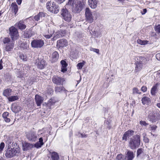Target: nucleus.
I'll return each instance as SVG.
<instances>
[{
  "label": "nucleus",
  "mask_w": 160,
  "mask_h": 160,
  "mask_svg": "<svg viewBox=\"0 0 160 160\" xmlns=\"http://www.w3.org/2000/svg\"><path fill=\"white\" fill-rule=\"evenodd\" d=\"M8 145L7 146L8 147L6 151L5 154V156L8 158H11L16 155V154L19 152V149L18 148L13 147L12 144L13 142L8 141L7 142Z\"/></svg>",
  "instance_id": "1"
},
{
  "label": "nucleus",
  "mask_w": 160,
  "mask_h": 160,
  "mask_svg": "<svg viewBox=\"0 0 160 160\" xmlns=\"http://www.w3.org/2000/svg\"><path fill=\"white\" fill-rule=\"evenodd\" d=\"M68 4L71 5L72 11L75 13H79L82 9V2L78 0H69Z\"/></svg>",
  "instance_id": "2"
},
{
  "label": "nucleus",
  "mask_w": 160,
  "mask_h": 160,
  "mask_svg": "<svg viewBox=\"0 0 160 160\" xmlns=\"http://www.w3.org/2000/svg\"><path fill=\"white\" fill-rule=\"evenodd\" d=\"M136 65L135 70L137 72L141 70L143 65L146 64L149 61L148 58L143 57H136L135 59Z\"/></svg>",
  "instance_id": "3"
},
{
  "label": "nucleus",
  "mask_w": 160,
  "mask_h": 160,
  "mask_svg": "<svg viewBox=\"0 0 160 160\" xmlns=\"http://www.w3.org/2000/svg\"><path fill=\"white\" fill-rule=\"evenodd\" d=\"M140 143V136L136 135L131 138L129 142V146L132 149L138 148Z\"/></svg>",
  "instance_id": "4"
},
{
  "label": "nucleus",
  "mask_w": 160,
  "mask_h": 160,
  "mask_svg": "<svg viewBox=\"0 0 160 160\" xmlns=\"http://www.w3.org/2000/svg\"><path fill=\"white\" fill-rule=\"evenodd\" d=\"M46 7L48 10L54 13H57L59 12V8L57 5L53 2H48L46 4Z\"/></svg>",
  "instance_id": "5"
},
{
  "label": "nucleus",
  "mask_w": 160,
  "mask_h": 160,
  "mask_svg": "<svg viewBox=\"0 0 160 160\" xmlns=\"http://www.w3.org/2000/svg\"><path fill=\"white\" fill-rule=\"evenodd\" d=\"M61 15L63 19L66 21L69 22L71 21L72 16L67 9H62L61 11Z\"/></svg>",
  "instance_id": "6"
},
{
  "label": "nucleus",
  "mask_w": 160,
  "mask_h": 160,
  "mask_svg": "<svg viewBox=\"0 0 160 160\" xmlns=\"http://www.w3.org/2000/svg\"><path fill=\"white\" fill-rule=\"evenodd\" d=\"M9 34L12 40L17 39L19 35L18 30L14 27L12 26L9 28Z\"/></svg>",
  "instance_id": "7"
},
{
  "label": "nucleus",
  "mask_w": 160,
  "mask_h": 160,
  "mask_svg": "<svg viewBox=\"0 0 160 160\" xmlns=\"http://www.w3.org/2000/svg\"><path fill=\"white\" fill-rule=\"evenodd\" d=\"M44 42L41 39H35L33 40L31 42V46L32 47L38 48L42 47L44 44Z\"/></svg>",
  "instance_id": "8"
},
{
  "label": "nucleus",
  "mask_w": 160,
  "mask_h": 160,
  "mask_svg": "<svg viewBox=\"0 0 160 160\" xmlns=\"http://www.w3.org/2000/svg\"><path fill=\"white\" fill-rule=\"evenodd\" d=\"M40 136L34 132L28 133L26 134V137L29 141L31 142H35Z\"/></svg>",
  "instance_id": "9"
},
{
  "label": "nucleus",
  "mask_w": 160,
  "mask_h": 160,
  "mask_svg": "<svg viewBox=\"0 0 160 160\" xmlns=\"http://www.w3.org/2000/svg\"><path fill=\"white\" fill-rule=\"evenodd\" d=\"M85 14L87 20L90 23L92 22L94 19L92 17V12L89 8H87L86 9Z\"/></svg>",
  "instance_id": "10"
},
{
  "label": "nucleus",
  "mask_w": 160,
  "mask_h": 160,
  "mask_svg": "<svg viewBox=\"0 0 160 160\" xmlns=\"http://www.w3.org/2000/svg\"><path fill=\"white\" fill-rule=\"evenodd\" d=\"M149 118L150 120L152 121V122H155L157 121L158 119L160 118V115L158 114L157 116L155 115V111L153 110H152V112H151L149 114Z\"/></svg>",
  "instance_id": "11"
},
{
  "label": "nucleus",
  "mask_w": 160,
  "mask_h": 160,
  "mask_svg": "<svg viewBox=\"0 0 160 160\" xmlns=\"http://www.w3.org/2000/svg\"><path fill=\"white\" fill-rule=\"evenodd\" d=\"M52 80L54 83L59 85L62 84L64 79L60 77L54 76L52 78Z\"/></svg>",
  "instance_id": "12"
},
{
  "label": "nucleus",
  "mask_w": 160,
  "mask_h": 160,
  "mask_svg": "<svg viewBox=\"0 0 160 160\" xmlns=\"http://www.w3.org/2000/svg\"><path fill=\"white\" fill-rule=\"evenodd\" d=\"M46 14L43 12H40L37 15L32 17V18H33L34 20L36 21L39 20L42 21V18H44L46 15Z\"/></svg>",
  "instance_id": "13"
},
{
  "label": "nucleus",
  "mask_w": 160,
  "mask_h": 160,
  "mask_svg": "<svg viewBox=\"0 0 160 160\" xmlns=\"http://www.w3.org/2000/svg\"><path fill=\"white\" fill-rule=\"evenodd\" d=\"M134 132L131 130H129L123 134L122 138V140L126 141L127 138L132 136L133 135Z\"/></svg>",
  "instance_id": "14"
},
{
  "label": "nucleus",
  "mask_w": 160,
  "mask_h": 160,
  "mask_svg": "<svg viewBox=\"0 0 160 160\" xmlns=\"http://www.w3.org/2000/svg\"><path fill=\"white\" fill-rule=\"evenodd\" d=\"M135 154L132 151L128 150L127 152L125 157V160H132Z\"/></svg>",
  "instance_id": "15"
},
{
  "label": "nucleus",
  "mask_w": 160,
  "mask_h": 160,
  "mask_svg": "<svg viewBox=\"0 0 160 160\" xmlns=\"http://www.w3.org/2000/svg\"><path fill=\"white\" fill-rule=\"evenodd\" d=\"M57 43L59 47H64L66 46L68 44L67 41L65 39H62L58 40Z\"/></svg>",
  "instance_id": "16"
},
{
  "label": "nucleus",
  "mask_w": 160,
  "mask_h": 160,
  "mask_svg": "<svg viewBox=\"0 0 160 160\" xmlns=\"http://www.w3.org/2000/svg\"><path fill=\"white\" fill-rule=\"evenodd\" d=\"M88 4L92 9H95L97 7L98 1L97 0H88Z\"/></svg>",
  "instance_id": "17"
},
{
  "label": "nucleus",
  "mask_w": 160,
  "mask_h": 160,
  "mask_svg": "<svg viewBox=\"0 0 160 160\" xmlns=\"http://www.w3.org/2000/svg\"><path fill=\"white\" fill-rule=\"evenodd\" d=\"M35 100L37 106H39L42 102L43 98L40 96L36 95L35 96Z\"/></svg>",
  "instance_id": "18"
},
{
  "label": "nucleus",
  "mask_w": 160,
  "mask_h": 160,
  "mask_svg": "<svg viewBox=\"0 0 160 160\" xmlns=\"http://www.w3.org/2000/svg\"><path fill=\"white\" fill-rule=\"evenodd\" d=\"M54 33V31L52 29H51L47 32H44L43 36L46 38L49 39L52 37Z\"/></svg>",
  "instance_id": "19"
},
{
  "label": "nucleus",
  "mask_w": 160,
  "mask_h": 160,
  "mask_svg": "<svg viewBox=\"0 0 160 160\" xmlns=\"http://www.w3.org/2000/svg\"><path fill=\"white\" fill-rule=\"evenodd\" d=\"M59 58V54L58 52L55 51L53 52L51 56V60L52 62H54L58 60Z\"/></svg>",
  "instance_id": "20"
},
{
  "label": "nucleus",
  "mask_w": 160,
  "mask_h": 160,
  "mask_svg": "<svg viewBox=\"0 0 160 160\" xmlns=\"http://www.w3.org/2000/svg\"><path fill=\"white\" fill-rule=\"evenodd\" d=\"M37 66L38 68L41 69H43L46 66V62L43 60H38V62Z\"/></svg>",
  "instance_id": "21"
},
{
  "label": "nucleus",
  "mask_w": 160,
  "mask_h": 160,
  "mask_svg": "<svg viewBox=\"0 0 160 160\" xmlns=\"http://www.w3.org/2000/svg\"><path fill=\"white\" fill-rule=\"evenodd\" d=\"M142 102L143 105H149L151 103V100L149 98L144 97H143L142 99Z\"/></svg>",
  "instance_id": "22"
},
{
  "label": "nucleus",
  "mask_w": 160,
  "mask_h": 160,
  "mask_svg": "<svg viewBox=\"0 0 160 160\" xmlns=\"http://www.w3.org/2000/svg\"><path fill=\"white\" fill-rule=\"evenodd\" d=\"M62 65L61 71L63 72H65L67 70V67L68 65L66 61L64 60H62L61 62Z\"/></svg>",
  "instance_id": "23"
},
{
  "label": "nucleus",
  "mask_w": 160,
  "mask_h": 160,
  "mask_svg": "<svg viewBox=\"0 0 160 160\" xmlns=\"http://www.w3.org/2000/svg\"><path fill=\"white\" fill-rule=\"evenodd\" d=\"M16 26H17L18 28L21 30L25 29L26 27V25L22 21H20L18 23L16 24Z\"/></svg>",
  "instance_id": "24"
},
{
  "label": "nucleus",
  "mask_w": 160,
  "mask_h": 160,
  "mask_svg": "<svg viewBox=\"0 0 160 160\" xmlns=\"http://www.w3.org/2000/svg\"><path fill=\"white\" fill-rule=\"evenodd\" d=\"M14 46V43L12 42L6 44L5 47V50L7 52L11 51L12 50Z\"/></svg>",
  "instance_id": "25"
},
{
  "label": "nucleus",
  "mask_w": 160,
  "mask_h": 160,
  "mask_svg": "<svg viewBox=\"0 0 160 160\" xmlns=\"http://www.w3.org/2000/svg\"><path fill=\"white\" fill-rule=\"evenodd\" d=\"M12 91V89L9 88L5 89L3 92V95L8 98L11 95Z\"/></svg>",
  "instance_id": "26"
},
{
  "label": "nucleus",
  "mask_w": 160,
  "mask_h": 160,
  "mask_svg": "<svg viewBox=\"0 0 160 160\" xmlns=\"http://www.w3.org/2000/svg\"><path fill=\"white\" fill-rule=\"evenodd\" d=\"M2 117L6 122H8L10 121V119L8 118L9 113L8 112H4L2 114Z\"/></svg>",
  "instance_id": "27"
},
{
  "label": "nucleus",
  "mask_w": 160,
  "mask_h": 160,
  "mask_svg": "<svg viewBox=\"0 0 160 160\" xmlns=\"http://www.w3.org/2000/svg\"><path fill=\"white\" fill-rule=\"evenodd\" d=\"M42 138V137H40L39 141L35 144V147L37 148L41 147L44 144Z\"/></svg>",
  "instance_id": "28"
},
{
  "label": "nucleus",
  "mask_w": 160,
  "mask_h": 160,
  "mask_svg": "<svg viewBox=\"0 0 160 160\" xmlns=\"http://www.w3.org/2000/svg\"><path fill=\"white\" fill-rule=\"evenodd\" d=\"M51 158L52 160H59V155L57 152H53L51 153Z\"/></svg>",
  "instance_id": "29"
},
{
  "label": "nucleus",
  "mask_w": 160,
  "mask_h": 160,
  "mask_svg": "<svg viewBox=\"0 0 160 160\" xmlns=\"http://www.w3.org/2000/svg\"><path fill=\"white\" fill-rule=\"evenodd\" d=\"M21 107L18 105L14 106L12 108L13 112L17 113L21 110Z\"/></svg>",
  "instance_id": "30"
},
{
  "label": "nucleus",
  "mask_w": 160,
  "mask_h": 160,
  "mask_svg": "<svg viewBox=\"0 0 160 160\" xmlns=\"http://www.w3.org/2000/svg\"><path fill=\"white\" fill-rule=\"evenodd\" d=\"M11 6L12 7V9L14 11V14L15 15L18 10L17 5L15 2L12 3L11 5Z\"/></svg>",
  "instance_id": "31"
},
{
  "label": "nucleus",
  "mask_w": 160,
  "mask_h": 160,
  "mask_svg": "<svg viewBox=\"0 0 160 160\" xmlns=\"http://www.w3.org/2000/svg\"><path fill=\"white\" fill-rule=\"evenodd\" d=\"M8 99L9 102H12L18 100L19 98L18 96H14L9 97H8Z\"/></svg>",
  "instance_id": "32"
},
{
  "label": "nucleus",
  "mask_w": 160,
  "mask_h": 160,
  "mask_svg": "<svg viewBox=\"0 0 160 160\" xmlns=\"http://www.w3.org/2000/svg\"><path fill=\"white\" fill-rule=\"evenodd\" d=\"M32 36V34L30 31H26L24 32L23 36L24 38H28Z\"/></svg>",
  "instance_id": "33"
},
{
  "label": "nucleus",
  "mask_w": 160,
  "mask_h": 160,
  "mask_svg": "<svg viewBox=\"0 0 160 160\" xmlns=\"http://www.w3.org/2000/svg\"><path fill=\"white\" fill-rule=\"evenodd\" d=\"M55 91L56 92H61L64 90V88L62 86H57L55 88Z\"/></svg>",
  "instance_id": "34"
},
{
  "label": "nucleus",
  "mask_w": 160,
  "mask_h": 160,
  "mask_svg": "<svg viewBox=\"0 0 160 160\" xmlns=\"http://www.w3.org/2000/svg\"><path fill=\"white\" fill-rule=\"evenodd\" d=\"M54 34V37L52 38L53 40L57 39V38H60L61 36V35L59 32H56Z\"/></svg>",
  "instance_id": "35"
},
{
  "label": "nucleus",
  "mask_w": 160,
  "mask_h": 160,
  "mask_svg": "<svg viewBox=\"0 0 160 160\" xmlns=\"http://www.w3.org/2000/svg\"><path fill=\"white\" fill-rule=\"evenodd\" d=\"M137 42L142 45H146L148 43V41L147 40H142L140 39H138L137 40Z\"/></svg>",
  "instance_id": "36"
},
{
  "label": "nucleus",
  "mask_w": 160,
  "mask_h": 160,
  "mask_svg": "<svg viewBox=\"0 0 160 160\" xmlns=\"http://www.w3.org/2000/svg\"><path fill=\"white\" fill-rule=\"evenodd\" d=\"M2 42L6 45L11 43L10 39L8 38H4L2 40Z\"/></svg>",
  "instance_id": "37"
},
{
  "label": "nucleus",
  "mask_w": 160,
  "mask_h": 160,
  "mask_svg": "<svg viewBox=\"0 0 160 160\" xmlns=\"http://www.w3.org/2000/svg\"><path fill=\"white\" fill-rule=\"evenodd\" d=\"M154 29L155 31L158 34H160V25H158L156 26L155 28Z\"/></svg>",
  "instance_id": "38"
},
{
  "label": "nucleus",
  "mask_w": 160,
  "mask_h": 160,
  "mask_svg": "<svg viewBox=\"0 0 160 160\" xmlns=\"http://www.w3.org/2000/svg\"><path fill=\"white\" fill-rule=\"evenodd\" d=\"M141 93L140 90H139L137 88H134L132 90V93L135 94H140Z\"/></svg>",
  "instance_id": "39"
},
{
  "label": "nucleus",
  "mask_w": 160,
  "mask_h": 160,
  "mask_svg": "<svg viewBox=\"0 0 160 160\" xmlns=\"http://www.w3.org/2000/svg\"><path fill=\"white\" fill-rule=\"evenodd\" d=\"M140 124L142 126L147 127L148 125V123L146 122L145 121H140Z\"/></svg>",
  "instance_id": "40"
},
{
  "label": "nucleus",
  "mask_w": 160,
  "mask_h": 160,
  "mask_svg": "<svg viewBox=\"0 0 160 160\" xmlns=\"http://www.w3.org/2000/svg\"><path fill=\"white\" fill-rule=\"evenodd\" d=\"M55 101L52 99H50L48 101V106H51L54 105V104L55 103Z\"/></svg>",
  "instance_id": "41"
},
{
  "label": "nucleus",
  "mask_w": 160,
  "mask_h": 160,
  "mask_svg": "<svg viewBox=\"0 0 160 160\" xmlns=\"http://www.w3.org/2000/svg\"><path fill=\"white\" fill-rule=\"evenodd\" d=\"M124 156L122 154H118L117 156V159L118 160H123Z\"/></svg>",
  "instance_id": "42"
},
{
  "label": "nucleus",
  "mask_w": 160,
  "mask_h": 160,
  "mask_svg": "<svg viewBox=\"0 0 160 160\" xmlns=\"http://www.w3.org/2000/svg\"><path fill=\"white\" fill-rule=\"evenodd\" d=\"M5 147V144L4 142H2L0 144V153L2 152L3 148Z\"/></svg>",
  "instance_id": "43"
},
{
  "label": "nucleus",
  "mask_w": 160,
  "mask_h": 160,
  "mask_svg": "<svg viewBox=\"0 0 160 160\" xmlns=\"http://www.w3.org/2000/svg\"><path fill=\"white\" fill-rule=\"evenodd\" d=\"M157 89V87L155 86L153 87L151 90V93L152 95H154L155 93V91Z\"/></svg>",
  "instance_id": "44"
},
{
  "label": "nucleus",
  "mask_w": 160,
  "mask_h": 160,
  "mask_svg": "<svg viewBox=\"0 0 160 160\" xmlns=\"http://www.w3.org/2000/svg\"><path fill=\"white\" fill-rule=\"evenodd\" d=\"M23 70H24V71L23 72L19 71V74L17 75V77H22V74L25 73V72H27V71H25V69H24V68H23Z\"/></svg>",
  "instance_id": "45"
},
{
  "label": "nucleus",
  "mask_w": 160,
  "mask_h": 160,
  "mask_svg": "<svg viewBox=\"0 0 160 160\" xmlns=\"http://www.w3.org/2000/svg\"><path fill=\"white\" fill-rule=\"evenodd\" d=\"M150 127L149 128H150L151 130L153 132H154L157 128V126L154 125L152 126L150 125Z\"/></svg>",
  "instance_id": "46"
},
{
  "label": "nucleus",
  "mask_w": 160,
  "mask_h": 160,
  "mask_svg": "<svg viewBox=\"0 0 160 160\" xmlns=\"http://www.w3.org/2000/svg\"><path fill=\"white\" fill-rule=\"evenodd\" d=\"M19 57L21 59H22L24 61H26L27 60L26 56L23 54H21L19 56Z\"/></svg>",
  "instance_id": "47"
},
{
  "label": "nucleus",
  "mask_w": 160,
  "mask_h": 160,
  "mask_svg": "<svg viewBox=\"0 0 160 160\" xmlns=\"http://www.w3.org/2000/svg\"><path fill=\"white\" fill-rule=\"evenodd\" d=\"M84 65V63L82 62L78 63L77 65V68L78 69H81Z\"/></svg>",
  "instance_id": "48"
},
{
  "label": "nucleus",
  "mask_w": 160,
  "mask_h": 160,
  "mask_svg": "<svg viewBox=\"0 0 160 160\" xmlns=\"http://www.w3.org/2000/svg\"><path fill=\"white\" fill-rule=\"evenodd\" d=\"M90 50L91 51H92L94 52H96L98 54H99V50L98 49H96L92 48L90 49Z\"/></svg>",
  "instance_id": "49"
},
{
  "label": "nucleus",
  "mask_w": 160,
  "mask_h": 160,
  "mask_svg": "<svg viewBox=\"0 0 160 160\" xmlns=\"http://www.w3.org/2000/svg\"><path fill=\"white\" fill-rule=\"evenodd\" d=\"M143 152L142 149L141 148L138 149L137 151V156L140 155Z\"/></svg>",
  "instance_id": "50"
},
{
  "label": "nucleus",
  "mask_w": 160,
  "mask_h": 160,
  "mask_svg": "<svg viewBox=\"0 0 160 160\" xmlns=\"http://www.w3.org/2000/svg\"><path fill=\"white\" fill-rule=\"evenodd\" d=\"M147 88L146 87L143 86H142L141 89V90L143 92H146L147 90Z\"/></svg>",
  "instance_id": "51"
},
{
  "label": "nucleus",
  "mask_w": 160,
  "mask_h": 160,
  "mask_svg": "<svg viewBox=\"0 0 160 160\" xmlns=\"http://www.w3.org/2000/svg\"><path fill=\"white\" fill-rule=\"evenodd\" d=\"M156 57L157 59L160 61V53L157 54Z\"/></svg>",
  "instance_id": "52"
},
{
  "label": "nucleus",
  "mask_w": 160,
  "mask_h": 160,
  "mask_svg": "<svg viewBox=\"0 0 160 160\" xmlns=\"http://www.w3.org/2000/svg\"><path fill=\"white\" fill-rule=\"evenodd\" d=\"M147 11V10L146 9H144L142 11H141V13L142 15H144L146 12Z\"/></svg>",
  "instance_id": "53"
},
{
  "label": "nucleus",
  "mask_w": 160,
  "mask_h": 160,
  "mask_svg": "<svg viewBox=\"0 0 160 160\" xmlns=\"http://www.w3.org/2000/svg\"><path fill=\"white\" fill-rule=\"evenodd\" d=\"M2 60L1 59L0 60V70H1L3 68V66L2 65Z\"/></svg>",
  "instance_id": "54"
},
{
  "label": "nucleus",
  "mask_w": 160,
  "mask_h": 160,
  "mask_svg": "<svg viewBox=\"0 0 160 160\" xmlns=\"http://www.w3.org/2000/svg\"><path fill=\"white\" fill-rule=\"evenodd\" d=\"M22 2V0H17V2L18 5H20Z\"/></svg>",
  "instance_id": "55"
},
{
  "label": "nucleus",
  "mask_w": 160,
  "mask_h": 160,
  "mask_svg": "<svg viewBox=\"0 0 160 160\" xmlns=\"http://www.w3.org/2000/svg\"><path fill=\"white\" fill-rule=\"evenodd\" d=\"M81 135L82 138H86L87 137V136L85 134H81Z\"/></svg>",
  "instance_id": "56"
},
{
  "label": "nucleus",
  "mask_w": 160,
  "mask_h": 160,
  "mask_svg": "<svg viewBox=\"0 0 160 160\" xmlns=\"http://www.w3.org/2000/svg\"><path fill=\"white\" fill-rule=\"evenodd\" d=\"M65 0H58V1L60 3H61L64 2Z\"/></svg>",
  "instance_id": "57"
},
{
  "label": "nucleus",
  "mask_w": 160,
  "mask_h": 160,
  "mask_svg": "<svg viewBox=\"0 0 160 160\" xmlns=\"http://www.w3.org/2000/svg\"><path fill=\"white\" fill-rule=\"evenodd\" d=\"M157 106L159 108H160V103H158L157 104Z\"/></svg>",
  "instance_id": "58"
},
{
  "label": "nucleus",
  "mask_w": 160,
  "mask_h": 160,
  "mask_svg": "<svg viewBox=\"0 0 160 160\" xmlns=\"http://www.w3.org/2000/svg\"><path fill=\"white\" fill-rule=\"evenodd\" d=\"M157 106L159 108H160V103H158L157 104Z\"/></svg>",
  "instance_id": "59"
},
{
  "label": "nucleus",
  "mask_w": 160,
  "mask_h": 160,
  "mask_svg": "<svg viewBox=\"0 0 160 160\" xmlns=\"http://www.w3.org/2000/svg\"><path fill=\"white\" fill-rule=\"evenodd\" d=\"M24 68H25V69H27V70H28V69L29 68L27 66L25 67Z\"/></svg>",
  "instance_id": "60"
},
{
  "label": "nucleus",
  "mask_w": 160,
  "mask_h": 160,
  "mask_svg": "<svg viewBox=\"0 0 160 160\" xmlns=\"http://www.w3.org/2000/svg\"><path fill=\"white\" fill-rule=\"evenodd\" d=\"M40 1L42 2H45L47 0H40Z\"/></svg>",
  "instance_id": "61"
},
{
  "label": "nucleus",
  "mask_w": 160,
  "mask_h": 160,
  "mask_svg": "<svg viewBox=\"0 0 160 160\" xmlns=\"http://www.w3.org/2000/svg\"><path fill=\"white\" fill-rule=\"evenodd\" d=\"M146 142H148V140L147 138L146 140Z\"/></svg>",
  "instance_id": "62"
},
{
  "label": "nucleus",
  "mask_w": 160,
  "mask_h": 160,
  "mask_svg": "<svg viewBox=\"0 0 160 160\" xmlns=\"http://www.w3.org/2000/svg\"><path fill=\"white\" fill-rule=\"evenodd\" d=\"M118 0V1H121H121H124V0Z\"/></svg>",
  "instance_id": "63"
},
{
  "label": "nucleus",
  "mask_w": 160,
  "mask_h": 160,
  "mask_svg": "<svg viewBox=\"0 0 160 160\" xmlns=\"http://www.w3.org/2000/svg\"><path fill=\"white\" fill-rule=\"evenodd\" d=\"M0 160H4L2 158H0Z\"/></svg>",
  "instance_id": "64"
}]
</instances>
